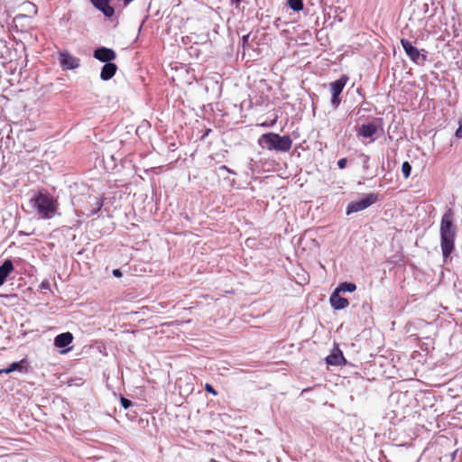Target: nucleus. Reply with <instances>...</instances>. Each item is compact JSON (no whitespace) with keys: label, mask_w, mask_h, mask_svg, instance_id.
Returning <instances> with one entry per match:
<instances>
[{"label":"nucleus","mask_w":462,"mask_h":462,"mask_svg":"<svg viewBox=\"0 0 462 462\" xmlns=\"http://www.w3.org/2000/svg\"><path fill=\"white\" fill-rule=\"evenodd\" d=\"M454 213L448 208L441 218L440 223V246L442 254L447 259L455 248L456 227L453 224Z\"/></svg>","instance_id":"nucleus-1"},{"label":"nucleus","mask_w":462,"mask_h":462,"mask_svg":"<svg viewBox=\"0 0 462 462\" xmlns=\"http://www.w3.org/2000/svg\"><path fill=\"white\" fill-rule=\"evenodd\" d=\"M459 124V126L458 128L457 129L456 133H455V135L457 137V138H462V119L459 120L458 122Z\"/></svg>","instance_id":"nucleus-23"},{"label":"nucleus","mask_w":462,"mask_h":462,"mask_svg":"<svg viewBox=\"0 0 462 462\" xmlns=\"http://www.w3.org/2000/svg\"><path fill=\"white\" fill-rule=\"evenodd\" d=\"M348 77L343 75L337 80L330 83V90L332 93L331 105L334 108H337L341 103L340 94L342 93Z\"/></svg>","instance_id":"nucleus-4"},{"label":"nucleus","mask_w":462,"mask_h":462,"mask_svg":"<svg viewBox=\"0 0 462 462\" xmlns=\"http://www.w3.org/2000/svg\"><path fill=\"white\" fill-rule=\"evenodd\" d=\"M209 462H218L216 459H211Z\"/></svg>","instance_id":"nucleus-27"},{"label":"nucleus","mask_w":462,"mask_h":462,"mask_svg":"<svg viewBox=\"0 0 462 462\" xmlns=\"http://www.w3.org/2000/svg\"><path fill=\"white\" fill-rule=\"evenodd\" d=\"M32 202L42 218H51L55 215L58 202L50 194L39 192Z\"/></svg>","instance_id":"nucleus-3"},{"label":"nucleus","mask_w":462,"mask_h":462,"mask_svg":"<svg viewBox=\"0 0 462 462\" xmlns=\"http://www.w3.org/2000/svg\"><path fill=\"white\" fill-rule=\"evenodd\" d=\"M92 5L105 16L110 18L115 14V9L110 5V0H90Z\"/></svg>","instance_id":"nucleus-9"},{"label":"nucleus","mask_w":462,"mask_h":462,"mask_svg":"<svg viewBox=\"0 0 462 462\" xmlns=\"http://www.w3.org/2000/svg\"><path fill=\"white\" fill-rule=\"evenodd\" d=\"M116 70H117V66L115 64V63H106L102 69H101V73H100V78L102 80H108L110 79H112L115 74L116 73Z\"/></svg>","instance_id":"nucleus-14"},{"label":"nucleus","mask_w":462,"mask_h":462,"mask_svg":"<svg viewBox=\"0 0 462 462\" xmlns=\"http://www.w3.org/2000/svg\"><path fill=\"white\" fill-rule=\"evenodd\" d=\"M73 341V336L70 332H65L55 337L54 345L57 347H65Z\"/></svg>","instance_id":"nucleus-15"},{"label":"nucleus","mask_w":462,"mask_h":462,"mask_svg":"<svg viewBox=\"0 0 462 462\" xmlns=\"http://www.w3.org/2000/svg\"><path fill=\"white\" fill-rule=\"evenodd\" d=\"M337 291H338L339 292L340 291H343V292H346V291H349V292H353L356 290V285L355 283H352V282H342L338 285V287L336 289Z\"/></svg>","instance_id":"nucleus-16"},{"label":"nucleus","mask_w":462,"mask_h":462,"mask_svg":"<svg viewBox=\"0 0 462 462\" xmlns=\"http://www.w3.org/2000/svg\"><path fill=\"white\" fill-rule=\"evenodd\" d=\"M258 144L269 151L286 152L292 146V140L289 135H280L276 133H267L262 134L258 139Z\"/></svg>","instance_id":"nucleus-2"},{"label":"nucleus","mask_w":462,"mask_h":462,"mask_svg":"<svg viewBox=\"0 0 462 462\" xmlns=\"http://www.w3.org/2000/svg\"><path fill=\"white\" fill-rule=\"evenodd\" d=\"M346 163H347L346 158H341L337 162V166L339 169H344V168H346Z\"/></svg>","instance_id":"nucleus-22"},{"label":"nucleus","mask_w":462,"mask_h":462,"mask_svg":"<svg viewBox=\"0 0 462 462\" xmlns=\"http://www.w3.org/2000/svg\"><path fill=\"white\" fill-rule=\"evenodd\" d=\"M411 166L408 162H404L402 164V172L405 179H408L411 175Z\"/></svg>","instance_id":"nucleus-18"},{"label":"nucleus","mask_w":462,"mask_h":462,"mask_svg":"<svg viewBox=\"0 0 462 462\" xmlns=\"http://www.w3.org/2000/svg\"><path fill=\"white\" fill-rule=\"evenodd\" d=\"M266 125H268L266 123L262 124V126H266Z\"/></svg>","instance_id":"nucleus-28"},{"label":"nucleus","mask_w":462,"mask_h":462,"mask_svg":"<svg viewBox=\"0 0 462 462\" xmlns=\"http://www.w3.org/2000/svg\"><path fill=\"white\" fill-rule=\"evenodd\" d=\"M233 3L236 4L237 5H239V3L242 1V0H231Z\"/></svg>","instance_id":"nucleus-25"},{"label":"nucleus","mask_w":462,"mask_h":462,"mask_svg":"<svg viewBox=\"0 0 462 462\" xmlns=\"http://www.w3.org/2000/svg\"><path fill=\"white\" fill-rule=\"evenodd\" d=\"M377 199V195L375 194H367L362 199L349 203L346 208V214L349 215L351 213L362 211L375 203Z\"/></svg>","instance_id":"nucleus-5"},{"label":"nucleus","mask_w":462,"mask_h":462,"mask_svg":"<svg viewBox=\"0 0 462 462\" xmlns=\"http://www.w3.org/2000/svg\"><path fill=\"white\" fill-rule=\"evenodd\" d=\"M116 52L112 49L106 47L98 48L94 51V58L102 62L110 63L111 60L116 59Z\"/></svg>","instance_id":"nucleus-8"},{"label":"nucleus","mask_w":462,"mask_h":462,"mask_svg":"<svg viewBox=\"0 0 462 462\" xmlns=\"http://www.w3.org/2000/svg\"><path fill=\"white\" fill-rule=\"evenodd\" d=\"M401 44L407 54V56L415 63H422L427 60L426 54H421L420 51L412 45V43L407 40L402 38L401 40Z\"/></svg>","instance_id":"nucleus-6"},{"label":"nucleus","mask_w":462,"mask_h":462,"mask_svg":"<svg viewBox=\"0 0 462 462\" xmlns=\"http://www.w3.org/2000/svg\"><path fill=\"white\" fill-rule=\"evenodd\" d=\"M60 63L63 69H73L79 66V60L68 51H60Z\"/></svg>","instance_id":"nucleus-7"},{"label":"nucleus","mask_w":462,"mask_h":462,"mask_svg":"<svg viewBox=\"0 0 462 462\" xmlns=\"http://www.w3.org/2000/svg\"><path fill=\"white\" fill-rule=\"evenodd\" d=\"M14 271V263L11 260H5L0 266V285H3L9 274Z\"/></svg>","instance_id":"nucleus-13"},{"label":"nucleus","mask_w":462,"mask_h":462,"mask_svg":"<svg viewBox=\"0 0 462 462\" xmlns=\"http://www.w3.org/2000/svg\"><path fill=\"white\" fill-rule=\"evenodd\" d=\"M5 373V369H0V374Z\"/></svg>","instance_id":"nucleus-26"},{"label":"nucleus","mask_w":462,"mask_h":462,"mask_svg":"<svg viewBox=\"0 0 462 462\" xmlns=\"http://www.w3.org/2000/svg\"><path fill=\"white\" fill-rule=\"evenodd\" d=\"M331 306L335 310H343L349 305L348 300L339 295V291L335 290L329 299Z\"/></svg>","instance_id":"nucleus-11"},{"label":"nucleus","mask_w":462,"mask_h":462,"mask_svg":"<svg viewBox=\"0 0 462 462\" xmlns=\"http://www.w3.org/2000/svg\"><path fill=\"white\" fill-rule=\"evenodd\" d=\"M378 131L377 125L371 122L368 124L362 125L358 129V135L365 137V138H370L373 137Z\"/></svg>","instance_id":"nucleus-12"},{"label":"nucleus","mask_w":462,"mask_h":462,"mask_svg":"<svg viewBox=\"0 0 462 462\" xmlns=\"http://www.w3.org/2000/svg\"><path fill=\"white\" fill-rule=\"evenodd\" d=\"M204 389H205L206 392H208V393H211L213 395H217V392L209 383H206Z\"/></svg>","instance_id":"nucleus-20"},{"label":"nucleus","mask_w":462,"mask_h":462,"mask_svg":"<svg viewBox=\"0 0 462 462\" xmlns=\"http://www.w3.org/2000/svg\"><path fill=\"white\" fill-rule=\"evenodd\" d=\"M326 362L329 365H345L346 359L342 351L338 347H336L331 354L326 357Z\"/></svg>","instance_id":"nucleus-10"},{"label":"nucleus","mask_w":462,"mask_h":462,"mask_svg":"<svg viewBox=\"0 0 462 462\" xmlns=\"http://www.w3.org/2000/svg\"><path fill=\"white\" fill-rule=\"evenodd\" d=\"M113 275L115 277L121 278L123 274H122V272L119 269H115L113 271Z\"/></svg>","instance_id":"nucleus-24"},{"label":"nucleus","mask_w":462,"mask_h":462,"mask_svg":"<svg viewBox=\"0 0 462 462\" xmlns=\"http://www.w3.org/2000/svg\"><path fill=\"white\" fill-rule=\"evenodd\" d=\"M288 5L293 11H301L304 7L302 0H288Z\"/></svg>","instance_id":"nucleus-17"},{"label":"nucleus","mask_w":462,"mask_h":462,"mask_svg":"<svg viewBox=\"0 0 462 462\" xmlns=\"http://www.w3.org/2000/svg\"><path fill=\"white\" fill-rule=\"evenodd\" d=\"M121 404L125 409H128L132 406V402L125 397H121Z\"/></svg>","instance_id":"nucleus-21"},{"label":"nucleus","mask_w":462,"mask_h":462,"mask_svg":"<svg viewBox=\"0 0 462 462\" xmlns=\"http://www.w3.org/2000/svg\"><path fill=\"white\" fill-rule=\"evenodd\" d=\"M21 368H22L21 363L14 362V363L11 364L7 368L5 369V373L10 374L14 371L21 370Z\"/></svg>","instance_id":"nucleus-19"}]
</instances>
